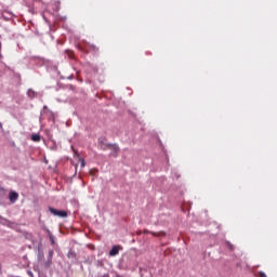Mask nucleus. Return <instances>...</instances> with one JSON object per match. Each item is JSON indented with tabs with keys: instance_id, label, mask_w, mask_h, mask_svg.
I'll return each mask as SVG.
<instances>
[{
	"instance_id": "11",
	"label": "nucleus",
	"mask_w": 277,
	"mask_h": 277,
	"mask_svg": "<svg viewBox=\"0 0 277 277\" xmlns=\"http://www.w3.org/2000/svg\"><path fill=\"white\" fill-rule=\"evenodd\" d=\"M259 276H260V277H266L265 273H264V272H262V271H261V272H259Z\"/></svg>"
},
{
	"instance_id": "15",
	"label": "nucleus",
	"mask_w": 277,
	"mask_h": 277,
	"mask_svg": "<svg viewBox=\"0 0 277 277\" xmlns=\"http://www.w3.org/2000/svg\"><path fill=\"white\" fill-rule=\"evenodd\" d=\"M29 276L34 277V273H31L30 271H28Z\"/></svg>"
},
{
	"instance_id": "8",
	"label": "nucleus",
	"mask_w": 277,
	"mask_h": 277,
	"mask_svg": "<svg viewBox=\"0 0 277 277\" xmlns=\"http://www.w3.org/2000/svg\"><path fill=\"white\" fill-rule=\"evenodd\" d=\"M27 94L29 98H34V96H36V92L34 90H28Z\"/></svg>"
},
{
	"instance_id": "9",
	"label": "nucleus",
	"mask_w": 277,
	"mask_h": 277,
	"mask_svg": "<svg viewBox=\"0 0 277 277\" xmlns=\"http://www.w3.org/2000/svg\"><path fill=\"white\" fill-rule=\"evenodd\" d=\"M42 64H44V61L40 57H37V65L42 66Z\"/></svg>"
},
{
	"instance_id": "4",
	"label": "nucleus",
	"mask_w": 277,
	"mask_h": 277,
	"mask_svg": "<svg viewBox=\"0 0 277 277\" xmlns=\"http://www.w3.org/2000/svg\"><path fill=\"white\" fill-rule=\"evenodd\" d=\"M9 200L11 202V205H14L16 202V200H18V193L12 190L9 194Z\"/></svg>"
},
{
	"instance_id": "13",
	"label": "nucleus",
	"mask_w": 277,
	"mask_h": 277,
	"mask_svg": "<svg viewBox=\"0 0 277 277\" xmlns=\"http://www.w3.org/2000/svg\"><path fill=\"white\" fill-rule=\"evenodd\" d=\"M84 166H85V161L81 159V168H83Z\"/></svg>"
},
{
	"instance_id": "6",
	"label": "nucleus",
	"mask_w": 277,
	"mask_h": 277,
	"mask_svg": "<svg viewBox=\"0 0 277 277\" xmlns=\"http://www.w3.org/2000/svg\"><path fill=\"white\" fill-rule=\"evenodd\" d=\"M108 147L111 149V155L114 157H117L118 156V151H119V147L116 144L108 145Z\"/></svg>"
},
{
	"instance_id": "3",
	"label": "nucleus",
	"mask_w": 277,
	"mask_h": 277,
	"mask_svg": "<svg viewBox=\"0 0 277 277\" xmlns=\"http://www.w3.org/2000/svg\"><path fill=\"white\" fill-rule=\"evenodd\" d=\"M121 250H123L122 246L120 245L114 246L109 251V256H117V254H119Z\"/></svg>"
},
{
	"instance_id": "16",
	"label": "nucleus",
	"mask_w": 277,
	"mask_h": 277,
	"mask_svg": "<svg viewBox=\"0 0 277 277\" xmlns=\"http://www.w3.org/2000/svg\"><path fill=\"white\" fill-rule=\"evenodd\" d=\"M1 127H3V126H2L1 122H0V128H1Z\"/></svg>"
},
{
	"instance_id": "2",
	"label": "nucleus",
	"mask_w": 277,
	"mask_h": 277,
	"mask_svg": "<svg viewBox=\"0 0 277 277\" xmlns=\"http://www.w3.org/2000/svg\"><path fill=\"white\" fill-rule=\"evenodd\" d=\"M49 211L52 215H54L55 217H68V212L64 211V210H57L53 207L49 208Z\"/></svg>"
},
{
	"instance_id": "14",
	"label": "nucleus",
	"mask_w": 277,
	"mask_h": 277,
	"mask_svg": "<svg viewBox=\"0 0 277 277\" xmlns=\"http://www.w3.org/2000/svg\"><path fill=\"white\" fill-rule=\"evenodd\" d=\"M52 243H55V240L53 239V236L50 237Z\"/></svg>"
},
{
	"instance_id": "5",
	"label": "nucleus",
	"mask_w": 277,
	"mask_h": 277,
	"mask_svg": "<svg viewBox=\"0 0 277 277\" xmlns=\"http://www.w3.org/2000/svg\"><path fill=\"white\" fill-rule=\"evenodd\" d=\"M143 233L144 235H148L150 233L153 237H166V232L156 233V232H149L148 229H144Z\"/></svg>"
},
{
	"instance_id": "10",
	"label": "nucleus",
	"mask_w": 277,
	"mask_h": 277,
	"mask_svg": "<svg viewBox=\"0 0 277 277\" xmlns=\"http://www.w3.org/2000/svg\"><path fill=\"white\" fill-rule=\"evenodd\" d=\"M30 140H31L32 142H36V133H32V134H31Z\"/></svg>"
},
{
	"instance_id": "7",
	"label": "nucleus",
	"mask_w": 277,
	"mask_h": 277,
	"mask_svg": "<svg viewBox=\"0 0 277 277\" xmlns=\"http://www.w3.org/2000/svg\"><path fill=\"white\" fill-rule=\"evenodd\" d=\"M0 224H2L3 226H10V221L0 215Z\"/></svg>"
},
{
	"instance_id": "1",
	"label": "nucleus",
	"mask_w": 277,
	"mask_h": 277,
	"mask_svg": "<svg viewBox=\"0 0 277 277\" xmlns=\"http://www.w3.org/2000/svg\"><path fill=\"white\" fill-rule=\"evenodd\" d=\"M53 254H54L53 250H50L48 260L44 262L42 261V259H44V253H42L39 250V265H42V267H51V263H53Z\"/></svg>"
},
{
	"instance_id": "12",
	"label": "nucleus",
	"mask_w": 277,
	"mask_h": 277,
	"mask_svg": "<svg viewBox=\"0 0 277 277\" xmlns=\"http://www.w3.org/2000/svg\"><path fill=\"white\" fill-rule=\"evenodd\" d=\"M36 142H40V135L36 134Z\"/></svg>"
}]
</instances>
